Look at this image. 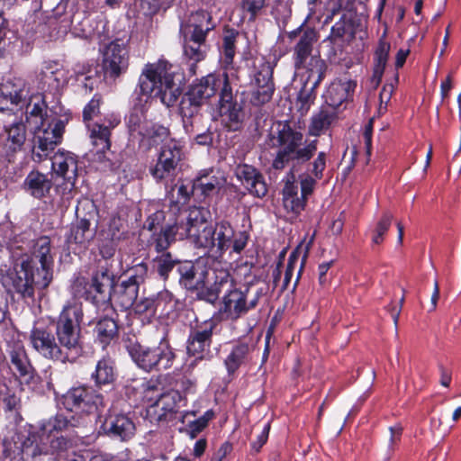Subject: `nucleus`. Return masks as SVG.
Returning <instances> with one entry per match:
<instances>
[{
	"label": "nucleus",
	"instance_id": "09e8293b",
	"mask_svg": "<svg viewBox=\"0 0 461 461\" xmlns=\"http://www.w3.org/2000/svg\"><path fill=\"white\" fill-rule=\"evenodd\" d=\"M239 32L234 29H225L222 43L223 62L225 66L232 65L235 56V43Z\"/></svg>",
	"mask_w": 461,
	"mask_h": 461
},
{
	"label": "nucleus",
	"instance_id": "a18cd8bd",
	"mask_svg": "<svg viewBox=\"0 0 461 461\" xmlns=\"http://www.w3.org/2000/svg\"><path fill=\"white\" fill-rule=\"evenodd\" d=\"M76 179H63L56 186L57 203L61 209H67L75 195Z\"/></svg>",
	"mask_w": 461,
	"mask_h": 461
},
{
	"label": "nucleus",
	"instance_id": "49530a36",
	"mask_svg": "<svg viewBox=\"0 0 461 461\" xmlns=\"http://www.w3.org/2000/svg\"><path fill=\"white\" fill-rule=\"evenodd\" d=\"M297 185L293 182H286L283 190V203L286 210L299 212L303 208V201L297 196Z\"/></svg>",
	"mask_w": 461,
	"mask_h": 461
},
{
	"label": "nucleus",
	"instance_id": "412c9836",
	"mask_svg": "<svg viewBox=\"0 0 461 461\" xmlns=\"http://www.w3.org/2000/svg\"><path fill=\"white\" fill-rule=\"evenodd\" d=\"M33 269L37 272L44 270L49 276V283L52 280V267L54 254L51 249V242L49 237L42 236L37 239L32 246V256L29 257Z\"/></svg>",
	"mask_w": 461,
	"mask_h": 461
},
{
	"label": "nucleus",
	"instance_id": "7ed1b4c3",
	"mask_svg": "<svg viewBox=\"0 0 461 461\" xmlns=\"http://www.w3.org/2000/svg\"><path fill=\"white\" fill-rule=\"evenodd\" d=\"M12 262L0 266V283L7 293H16L23 297H32L34 290L49 286V276L42 270L37 272L26 254H19L11 249L8 252Z\"/></svg>",
	"mask_w": 461,
	"mask_h": 461
},
{
	"label": "nucleus",
	"instance_id": "c756f323",
	"mask_svg": "<svg viewBox=\"0 0 461 461\" xmlns=\"http://www.w3.org/2000/svg\"><path fill=\"white\" fill-rule=\"evenodd\" d=\"M138 115L133 113L130 115L128 122L131 131H139L140 134L144 138L149 139L154 144L168 141L169 130L167 127L159 124H150L140 127Z\"/></svg>",
	"mask_w": 461,
	"mask_h": 461
},
{
	"label": "nucleus",
	"instance_id": "39448f33",
	"mask_svg": "<svg viewBox=\"0 0 461 461\" xmlns=\"http://www.w3.org/2000/svg\"><path fill=\"white\" fill-rule=\"evenodd\" d=\"M124 346L132 361L146 372L167 370L176 359L174 348L166 339L157 345L147 346L128 338L124 340Z\"/></svg>",
	"mask_w": 461,
	"mask_h": 461
},
{
	"label": "nucleus",
	"instance_id": "603ef678",
	"mask_svg": "<svg viewBox=\"0 0 461 461\" xmlns=\"http://www.w3.org/2000/svg\"><path fill=\"white\" fill-rule=\"evenodd\" d=\"M391 50V44L384 40V36H383L379 41L378 45L375 50L374 53V68H376V73L380 72L381 70H384L388 58L389 53Z\"/></svg>",
	"mask_w": 461,
	"mask_h": 461
},
{
	"label": "nucleus",
	"instance_id": "6ab92c4d",
	"mask_svg": "<svg viewBox=\"0 0 461 461\" xmlns=\"http://www.w3.org/2000/svg\"><path fill=\"white\" fill-rule=\"evenodd\" d=\"M248 292V289L246 290ZM259 293L247 300V293L237 288L230 290L223 297L222 312L231 320H237L246 314L249 310L254 309L258 303Z\"/></svg>",
	"mask_w": 461,
	"mask_h": 461
},
{
	"label": "nucleus",
	"instance_id": "f257e3e1",
	"mask_svg": "<svg viewBox=\"0 0 461 461\" xmlns=\"http://www.w3.org/2000/svg\"><path fill=\"white\" fill-rule=\"evenodd\" d=\"M4 453L12 460L32 461L41 455L61 456L73 447L62 435L12 431L3 441Z\"/></svg>",
	"mask_w": 461,
	"mask_h": 461
},
{
	"label": "nucleus",
	"instance_id": "5701e85b",
	"mask_svg": "<svg viewBox=\"0 0 461 461\" xmlns=\"http://www.w3.org/2000/svg\"><path fill=\"white\" fill-rule=\"evenodd\" d=\"M225 85H230L227 75L209 74L193 84L188 92L204 104L219 90L221 92Z\"/></svg>",
	"mask_w": 461,
	"mask_h": 461
},
{
	"label": "nucleus",
	"instance_id": "8fccbe9b",
	"mask_svg": "<svg viewBox=\"0 0 461 461\" xmlns=\"http://www.w3.org/2000/svg\"><path fill=\"white\" fill-rule=\"evenodd\" d=\"M71 422L63 415H56L50 418L41 429L40 433L59 435L62 431L69 430Z\"/></svg>",
	"mask_w": 461,
	"mask_h": 461
},
{
	"label": "nucleus",
	"instance_id": "f3484780",
	"mask_svg": "<svg viewBox=\"0 0 461 461\" xmlns=\"http://www.w3.org/2000/svg\"><path fill=\"white\" fill-rule=\"evenodd\" d=\"M216 326L217 321L210 319L191 330L186 346L188 355L196 357V359H203V353L209 351Z\"/></svg>",
	"mask_w": 461,
	"mask_h": 461
},
{
	"label": "nucleus",
	"instance_id": "c9c22d12",
	"mask_svg": "<svg viewBox=\"0 0 461 461\" xmlns=\"http://www.w3.org/2000/svg\"><path fill=\"white\" fill-rule=\"evenodd\" d=\"M5 147L11 152L22 149L26 140V128L23 122H15L6 127Z\"/></svg>",
	"mask_w": 461,
	"mask_h": 461
},
{
	"label": "nucleus",
	"instance_id": "58836bf2",
	"mask_svg": "<svg viewBox=\"0 0 461 461\" xmlns=\"http://www.w3.org/2000/svg\"><path fill=\"white\" fill-rule=\"evenodd\" d=\"M316 39L317 34L313 29L304 32L294 50L297 67L306 64V60L312 51V46Z\"/></svg>",
	"mask_w": 461,
	"mask_h": 461
},
{
	"label": "nucleus",
	"instance_id": "4be33fe9",
	"mask_svg": "<svg viewBox=\"0 0 461 461\" xmlns=\"http://www.w3.org/2000/svg\"><path fill=\"white\" fill-rule=\"evenodd\" d=\"M302 140L303 134L294 131L288 122H278L276 130L269 135V145L271 147H281V150L293 155Z\"/></svg>",
	"mask_w": 461,
	"mask_h": 461
},
{
	"label": "nucleus",
	"instance_id": "2f4dec72",
	"mask_svg": "<svg viewBox=\"0 0 461 461\" xmlns=\"http://www.w3.org/2000/svg\"><path fill=\"white\" fill-rule=\"evenodd\" d=\"M52 186L48 176L39 171L30 172L23 182L24 190L32 196L41 199L46 196Z\"/></svg>",
	"mask_w": 461,
	"mask_h": 461
},
{
	"label": "nucleus",
	"instance_id": "3c124183",
	"mask_svg": "<svg viewBox=\"0 0 461 461\" xmlns=\"http://www.w3.org/2000/svg\"><path fill=\"white\" fill-rule=\"evenodd\" d=\"M392 221L393 214L390 212H384L372 230V243L374 245H380L383 243L384 236L391 227Z\"/></svg>",
	"mask_w": 461,
	"mask_h": 461
},
{
	"label": "nucleus",
	"instance_id": "de8ad7c7",
	"mask_svg": "<svg viewBox=\"0 0 461 461\" xmlns=\"http://www.w3.org/2000/svg\"><path fill=\"white\" fill-rule=\"evenodd\" d=\"M113 285V279L107 269L101 268L97 270L92 277L91 287L95 291L103 295V299L110 294V289Z\"/></svg>",
	"mask_w": 461,
	"mask_h": 461
},
{
	"label": "nucleus",
	"instance_id": "0eeeda50",
	"mask_svg": "<svg viewBox=\"0 0 461 461\" xmlns=\"http://www.w3.org/2000/svg\"><path fill=\"white\" fill-rule=\"evenodd\" d=\"M357 81L337 78L332 81L321 95L324 104L319 110V134L328 129L337 118V109L344 103L352 100Z\"/></svg>",
	"mask_w": 461,
	"mask_h": 461
},
{
	"label": "nucleus",
	"instance_id": "f704fd0d",
	"mask_svg": "<svg viewBox=\"0 0 461 461\" xmlns=\"http://www.w3.org/2000/svg\"><path fill=\"white\" fill-rule=\"evenodd\" d=\"M250 348L247 343L235 345L224 360L229 375L234 374L244 364L249 355Z\"/></svg>",
	"mask_w": 461,
	"mask_h": 461
},
{
	"label": "nucleus",
	"instance_id": "37998d69",
	"mask_svg": "<svg viewBox=\"0 0 461 461\" xmlns=\"http://www.w3.org/2000/svg\"><path fill=\"white\" fill-rule=\"evenodd\" d=\"M153 267L163 279L178 265L179 261L170 252L158 253L153 258Z\"/></svg>",
	"mask_w": 461,
	"mask_h": 461
},
{
	"label": "nucleus",
	"instance_id": "13d9d810",
	"mask_svg": "<svg viewBox=\"0 0 461 461\" xmlns=\"http://www.w3.org/2000/svg\"><path fill=\"white\" fill-rule=\"evenodd\" d=\"M266 0H243V9L251 14V18H255L258 13L265 6Z\"/></svg>",
	"mask_w": 461,
	"mask_h": 461
},
{
	"label": "nucleus",
	"instance_id": "052dcab7",
	"mask_svg": "<svg viewBox=\"0 0 461 461\" xmlns=\"http://www.w3.org/2000/svg\"><path fill=\"white\" fill-rule=\"evenodd\" d=\"M315 149V140H313L306 147L295 150V152L294 153L295 154L294 158L303 161L309 160L313 156Z\"/></svg>",
	"mask_w": 461,
	"mask_h": 461
},
{
	"label": "nucleus",
	"instance_id": "bf43d9fd",
	"mask_svg": "<svg viewBox=\"0 0 461 461\" xmlns=\"http://www.w3.org/2000/svg\"><path fill=\"white\" fill-rule=\"evenodd\" d=\"M30 114V120L34 119V123L38 124L41 122V126L45 125L43 113H44V104L43 103H35L32 109L28 112Z\"/></svg>",
	"mask_w": 461,
	"mask_h": 461
},
{
	"label": "nucleus",
	"instance_id": "c85d7f7f",
	"mask_svg": "<svg viewBox=\"0 0 461 461\" xmlns=\"http://www.w3.org/2000/svg\"><path fill=\"white\" fill-rule=\"evenodd\" d=\"M119 123L120 119L118 117H113L109 120L108 125L100 123H94L92 127L88 125L92 144L96 147L97 151L104 152L110 149L111 128L116 127Z\"/></svg>",
	"mask_w": 461,
	"mask_h": 461
},
{
	"label": "nucleus",
	"instance_id": "423d86ee",
	"mask_svg": "<svg viewBox=\"0 0 461 461\" xmlns=\"http://www.w3.org/2000/svg\"><path fill=\"white\" fill-rule=\"evenodd\" d=\"M213 28L212 17L205 11L192 14L188 22L181 25L180 32L184 38V53L186 58L194 62L204 59L207 52L205 40Z\"/></svg>",
	"mask_w": 461,
	"mask_h": 461
},
{
	"label": "nucleus",
	"instance_id": "c03bdc74",
	"mask_svg": "<svg viewBox=\"0 0 461 461\" xmlns=\"http://www.w3.org/2000/svg\"><path fill=\"white\" fill-rule=\"evenodd\" d=\"M42 74L49 84L52 83L55 87H59L68 80L67 72L63 67L57 62H47L42 69Z\"/></svg>",
	"mask_w": 461,
	"mask_h": 461
},
{
	"label": "nucleus",
	"instance_id": "774afa93",
	"mask_svg": "<svg viewBox=\"0 0 461 461\" xmlns=\"http://www.w3.org/2000/svg\"><path fill=\"white\" fill-rule=\"evenodd\" d=\"M404 302V294L400 299L398 303H391L387 306V311L389 312L393 322L395 325L398 323L399 316L402 311V307Z\"/></svg>",
	"mask_w": 461,
	"mask_h": 461
},
{
	"label": "nucleus",
	"instance_id": "473e14b6",
	"mask_svg": "<svg viewBox=\"0 0 461 461\" xmlns=\"http://www.w3.org/2000/svg\"><path fill=\"white\" fill-rule=\"evenodd\" d=\"M203 104L195 96L187 92L180 102V113L183 117V124L186 132L193 131L194 121L196 120Z\"/></svg>",
	"mask_w": 461,
	"mask_h": 461
},
{
	"label": "nucleus",
	"instance_id": "9b49d317",
	"mask_svg": "<svg viewBox=\"0 0 461 461\" xmlns=\"http://www.w3.org/2000/svg\"><path fill=\"white\" fill-rule=\"evenodd\" d=\"M65 130V122L62 120H56L48 127L42 124L38 126L34 131L32 145V159L41 162L47 158L60 143Z\"/></svg>",
	"mask_w": 461,
	"mask_h": 461
},
{
	"label": "nucleus",
	"instance_id": "864d4df0",
	"mask_svg": "<svg viewBox=\"0 0 461 461\" xmlns=\"http://www.w3.org/2000/svg\"><path fill=\"white\" fill-rule=\"evenodd\" d=\"M148 274V266L145 263H140L132 267L128 271V278L126 281L131 283H136V286H140V285L145 280Z\"/></svg>",
	"mask_w": 461,
	"mask_h": 461
},
{
	"label": "nucleus",
	"instance_id": "aec40b11",
	"mask_svg": "<svg viewBox=\"0 0 461 461\" xmlns=\"http://www.w3.org/2000/svg\"><path fill=\"white\" fill-rule=\"evenodd\" d=\"M129 66V55L126 47L117 41L111 42L104 53L103 67L110 77H118L125 73Z\"/></svg>",
	"mask_w": 461,
	"mask_h": 461
},
{
	"label": "nucleus",
	"instance_id": "680f3d73",
	"mask_svg": "<svg viewBox=\"0 0 461 461\" xmlns=\"http://www.w3.org/2000/svg\"><path fill=\"white\" fill-rule=\"evenodd\" d=\"M372 135H373V120H370L366 125L363 132L364 142L366 146V155L369 158L372 152Z\"/></svg>",
	"mask_w": 461,
	"mask_h": 461
},
{
	"label": "nucleus",
	"instance_id": "20e7f679",
	"mask_svg": "<svg viewBox=\"0 0 461 461\" xmlns=\"http://www.w3.org/2000/svg\"><path fill=\"white\" fill-rule=\"evenodd\" d=\"M171 68L167 61L145 65L139 78V86L140 94L146 96V101L151 97H159L167 107L176 103L181 89L174 81Z\"/></svg>",
	"mask_w": 461,
	"mask_h": 461
},
{
	"label": "nucleus",
	"instance_id": "4468645a",
	"mask_svg": "<svg viewBox=\"0 0 461 461\" xmlns=\"http://www.w3.org/2000/svg\"><path fill=\"white\" fill-rule=\"evenodd\" d=\"M61 402L68 411L83 413H91L104 406L103 396L93 388L86 386L68 391Z\"/></svg>",
	"mask_w": 461,
	"mask_h": 461
},
{
	"label": "nucleus",
	"instance_id": "0e129e2a",
	"mask_svg": "<svg viewBox=\"0 0 461 461\" xmlns=\"http://www.w3.org/2000/svg\"><path fill=\"white\" fill-rule=\"evenodd\" d=\"M346 33V23L343 19V16L330 29V33L328 38H331L333 40L342 38Z\"/></svg>",
	"mask_w": 461,
	"mask_h": 461
},
{
	"label": "nucleus",
	"instance_id": "5fc2aeb1",
	"mask_svg": "<svg viewBox=\"0 0 461 461\" xmlns=\"http://www.w3.org/2000/svg\"><path fill=\"white\" fill-rule=\"evenodd\" d=\"M0 398L4 402L7 411L15 410L20 404V398L5 384L0 386Z\"/></svg>",
	"mask_w": 461,
	"mask_h": 461
},
{
	"label": "nucleus",
	"instance_id": "a211bd4d",
	"mask_svg": "<svg viewBox=\"0 0 461 461\" xmlns=\"http://www.w3.org/2000/svg\"><path fill=\"white\" fill-rule=\"evenodd\" d=\"M218 112L221 123L229 131L240 129L242 120L241 107L233 101L232 89L230 85H225L220 92Z\"/></svg>",
	"mask_w": 461,
	"mask_h": 461
},
{
	"label": "nucleus",
	"instance_id": "b1692460",
	"mask_svg": "<svg viewBox=\"0 0 461 461\" xmlns=\"http://www.w3.org/2000/svg\"><path fill=\"white\" fill-rule=\"evenodd\" d=\"M180 284L188 290H202L208 283L210 272L197 267L192 261L180 262L177 265Z\"/></svg>",
	"mask_w": 461,
	"mask_h": 461
},
{
	"label": "nucleus",
	"instance_id": "2eb2a0df",
	"mask_svg": "<svg viewBox=\"0 0 461 461\" xmlns=\"http://www.w3.org/2000/svg\"><path fill=\"white\" fill-rule=\"evenodd\" d=\"M255 68V84L257 89L253 92L252 102L256 105H260L269 102L275 91L273 83L274 65L261 56L256 58L254 61Z\"/></svg>",
	"mask_w": 461,
	"mask_h": 461
},
{
	"label": "nucleus",
	"instance_id": "7c9ffc66",
	"mask_svg": "<svg viewBox=\"0 0 461 461\" xmlns=\"http://www.w3.org/2000/svg\"><path fill=\"white\" fill-rule=\"evenodd\" d=\"M95 235V230L90 228V221L81 218L71 226L70 234L67 238L68 245H76L79 249H86Z\"/></svg>",
	"mask_w": 461,
	"mask_h": 461
},
{
	"label": "nucleus",
	"instance_id": "ea45409f",
	"mask_svg": "<svg viewBox=\"0 0 461 461\" xmlns=\"http://www.w3.org/2000/svg\"><path fill=\"white\" fill-rule=\"evenodd\" d=\"M96 339L104 346L108 345L118 334V326L112 318L99 320L94 329Z\"/></svg>",
	"mask_w": 461,
	"mask_h": 461
},
{
	"label": "nucleus",
	"instance_id": "79ce46f5",
	"mask_svg": "<svg viewBox=\"0 0 461 461\" xmlns=\"http://www.w3.org/2000/svg\"><path fill=\"white\" fill-rule=\"evenodd\" d=\"M139 293L136 283L123 280L118 287L115 297L117 303L125 310L130 309L135 303Z\"/></svg>",
	"mask_w": 461,
	"mask_h": 461
},
{
	"label": "nucleus",
	"instance_id": "4d7b16f0",
	"mask_svg": "<svg viewBox=\"0 0 461 461\" xmlns=\"http://www.w3.org/2000/svg\"><path fill=\"white\" fill-rule=\"evenodd\" d=\"M101 97L97 95L89 101L83 110V119L85 122L92 120L100 112Z\"/></svg>",
	"mask_w": 461,
	"mask_h": 461
},
{
	"label": "nucleus",
	"instance_id": "a878e982",
	"mask_svg": "<svg viewBox=\"0 0 461 461\" xmlns=\"http://www.w3.org/2000/svg\"><path fill=\"white\" fill-rule=\"evenodd\" d=\"M51 168L54 174L62 179H77V157L69 151L59 150L51 158Z\"/></svg>",
	"mask_w": 461,
	"mask_h": 461
},
{
	"label": "nucleus",
	"instance_id": "72a5a7b5",
	"mask_svg": "<svg viewBox=\"0 0 461 461\" xmlns=\"http://www.w3.org/2000/svg\"><path fill=\"white\" fill-rule=\"evenodd\" d=\"M213 283L207 289L205 300L213 303L221 293H228L230 290L235 288L232 279L228 271L224 269H215L212 271Z\"/></svg>",
	"mask_w": 461,
	"mask_h": 461
},
{
	"label": "nucleus",
	"instance_id": "338daca9",
	"mask_svg": "<svg viewBox=\"0 0 461 461\" xmlns=\"http://www.w3.org/2000/svg\"><path fill=\"white\" fill-rule=\"evenodd\" d=\"M270 429L269 423H267L261 433L258 436L257 440L253 441L251 444V447L253 449H255L257 452L260 450V448L266 444L268 438V433Z\"/></svg>",
	"mask_w": 461,
	"mask_h": 461
},
{
	"label": "nucleus",
	"instance_id": "bb28decb",
	"mask_svg": "<svg viewBox=\"0 0 461 461\" xmlns=\"http://www.w3.org/2000/svg\"><path fill=\"white\" fill-rule=\"evenodd\" d=\"M224 183L225 179L220 171L204 169L194 178L193 188L201 191L203 195H210L216 193Z\"/></svg>",
	"mask_w": 461,
	"mask_h": 461
},
{
	"label": "nucleus",
	"instance_id": "4c0bfd02",
	"mask_svg": "<svg viewBox=\"0 0 461 461\" xmlns=\"http://www.w3.org/2000/svg\"><path fill=\"white\" fill-rule=\"evenodd\" d=\"M116 376L114 363L111 357H105L100 359L95 366L92 378L98 385L108 384L114 381Z\"/></svg>",
	"mask_w": 461,
	"mask_h": 461
},
{
	"label": "nucleus",
	"instance_id": "f8f14e48",
	"mask_svg": "<svg viewBox=\"0 0 461 461\" xmlns=\"http://www.w3.org/2000/svg\"><path fill=\"white\" fill-rule=\"evenodd\" d=\"M29 339L32 348L46 359L65 362L68 358L50 327L36 324L31 330Z\"/></svg>",
	"mask_w": 461,
	"mask_h": 461
},
{
	"label": "nucleus",
	"instance_id": "6e6552de",
	"mask_svg": "<svg viewBox=\"0 0 461 461\" xmlns=\"http://www.w3.org/2000/svg\"><path fill=\"white\" fill-rule=\"evenodd\" d=\"M83 309L79 303L73 302L64 305L56 322V335L59 345L68 355V351L79 346Z\"/></svg>",
	"mask_w": 461,
	"mask_h": 461
},
{
	"label": "nucleus",
	"instance_id": "ddd939ff",
	"mask_svg": "<svg viewBox=\"0 0 461 461\" xmlns=\"http://www.w3.org/2000/svg\"><path fill=\"white\" fill-rule=\"evenodd\" d=\"M189 226L186 216L181 214L168 217L167 223L151 235L149 243L157 253L167 252V249L176 240L189 239Z\"/></svg>",
	"mask_w": 461,
	"mask_h": 461
},
{
	"label": "nucleus",
	"instance_id": "a19ab883",
	"mask_svg": "<svg viewBox=\"0 0 461 461\" xmlns=\"http://www.w3.org/2000/svg\"><path fill=\"white\" fill-rule=\"evenodd\" d=\"M169 194L171 196V207L167 212V217H176L181 214L187 216L188 212H182L179 208V204L185 203L190 196L188 187L184 184L176 185L171 188Z\"/></svg>",
	"mask_w": 461,
	"mask_h": 461
},
{
	"label": "nucleus",
	"instance_id": "f03ea898",
	"mask_svg": "<svg viewBox=\"0 0 461 461\" xmlns=\"http://www.w3.org/2000/svg\"><path fill=\"white\" fill-rule=\"evenodd\" d=\"M208 216L209 212L203 207L194 206L188 210L189 240L196 248L221 256L230 248L234 230L228 221L209 223Z\"/></svg>",
	"mask_w": 461,
	"mask_h": 461
},
{
	"label": "nucleus",
	"instance_id": "69168bd1",
	"mask_svg": "<svg viewBox=\"0 0 461 461\" xmlns=\"http://www.w3.org/2000/svg\"><path fill=\"white\" fill-rule=\"evenodd\" d=\"M334 260L330 259L329 261H323L319 264V284L325 285L326 283L331 280V275L330 277L327 276V272L330 266L333 264Z\"/></svg>",
	"mask_w": 461,
	"mask_h": 461
},
{
	"label": "nucleus",
	"instance_id": "dca6fc26",
	"mask_svg": "<svg viewBox=\"0 0 461 461\" xmlns=\"http://www.w3.org/2000/svg\"><path fill=\"white\" fill-rule=\"evenodd\" d=\"M101 429L109 437L118 438L122 441L131 439L136 431V426L129 414L117 411L113 407L109 410Z\"/></svg>",
	"mask_w": 461,
	"mask_h": 461
},
{
	"label": "nucleus",
	"instance_id": "e433bc0d",
	"mask_svg": "<svg viewBox=\"0 0 461 461\" xmlns=\"http://www.w3.org/2000/svg\"><path fill=\"white\" fill-rule=\"evenodd\" d=\"M213 411L209 410L204 414L195 420H190V417H195V411H186L182 415V422L186 425V432L194 438L199 434L204 428L207 427L208 422L213 418Z\"/></svg>",
	"mask_w": 461,
	"mask_h": 461
},
{
	"label": "nucleus",
	"instance_id": "1a4fd4ad",
	"mask_svg": "<svg viewBox=\"0 0 461 461\" xmlns=\"http://www.w3.org/2000/svg\"><path fill=\"white\" fill-rule=\"evenodd\" d=\"M183 147L176 139H168L160 149L158 160L149 168L156 181H171L176 176L177 166L183 158Z\"/></svg>",
	"mask_w": 461,
	"mask_h": 461
},
{
	"label": "nucleus",
	"instance_id": "393cba45",
	"mask_svg": "<svg viewBox=\"0 0 461 461\" xmlns=\"http://www.w3.org/2000/svg\"><path fill=\"white\" fill-rule=\"evenodd\" d=\"M235 174L251 194L259 198L267 194V186L264 176L255 167L246 164L239 165Z\"/></svg>",
	"mask_w": 461,
	"mask_h": 461
},
{
	"label": "nucleus",
	"instance_id": "9d476101",
	"mask_svg": "<svg viewBox=\"0 0 461 461\" xmlns=\"http://www.w3.org/2000/svg\"><path fill=\"white\" fill-rule=\"evenodd\" d=\"M155 391L156 389L151 386H147L144 389V398L148 402L155 399L148 411L149 415L154 416L158 422L172 420L184 401L182 394L178 391L170 390L164 393H158L155 396L151 395Z\"/></svg>",
	"mask_w": 461,
	"mask_h": 461
},
{
	"label": "nucleus",
	"instance_id": "e2e57ef3",
	"mask_svg": "<svg viewBox=\"0 0 461 461\" xmlns=\"http://www.w3.org/2000/svg\"><path fill=\"white\" fill-rule=\"evenodd\" d=\"M315 185V181L312 177L309 176H304L301 179V192H302V200L307 198L309 194H311L313 191Z\"/></svg>",
	"mask_w": 461,
	"mask_h": 461
},
{
	"label": "nucleus",
	"instance_id": "6e6d98bb",
	"mask_svg": "<svg viewBox=\"0 0 461 461\" xmlns=\"http://www.w3.org/2000/svg\"><path fill=\"white\" fill-rule=\"evenodd\" d=\"M132 307L134 312L140 315L146 314L148 317H151L156 312L155 301L151 298L136 300Z\"/></svg>",
	"mask_w": 461,
	"mask_h": 461
},
{
	"label": "nucleus",
	"instance_id": "cd10ccee",
	"mask_svg": "<svg viewBox=\"0 0 461 461\" xmlns=\"http://www.w3.org/2000/svg\"><path fill=\"white\" fill-rule=\"evenodd\" d=\"M10 363L14 367V374L20 377H32L33 367L28 358L23 345L21 342L14 343L9 349Z\"/></svg>",
	"mask_w": 461,
	"mask_h": 461
}]
</instances>
